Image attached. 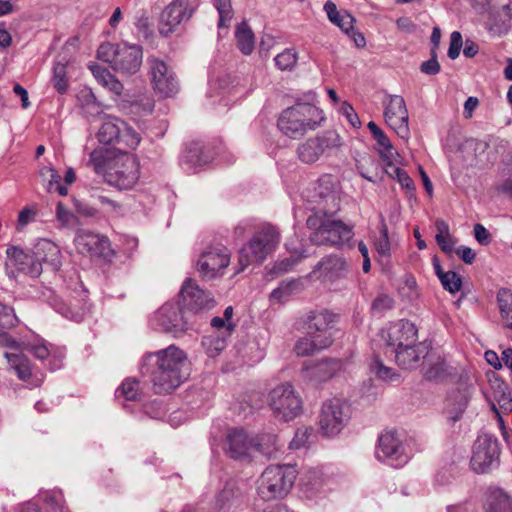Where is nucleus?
I'll list each match as a JSON object with an SVG mask.
<instances>
[{"label": "nucleus", "instance_id": "obj_11", "mask_svg": "<svg viewBox=\"0 0 512 512\" xmlns=\"http://www.w3.org/2000/svg\"><path fill=\"white\" fill-rule=\"evenodd\" d=\"M350 418V407L338 398L326 400L320 411L319 425L326 436L337 435Z\"/></svg>", "mask_w": 512, "mask_h": 512}, {"label": "nucleus", "instance_id": "obj_32", "mask_svg": "<svg viewBox=\"0 0 512 512\" xmlns=\"http://www.w3.org/2000/svg\"><path fill=\"white\" fill-rule=\"evenodd\" d=\"M492 388L493 392L490 399L491 408L498 417L500 427L503 428L504 421L501 417V413L512 411V397L508 386L504 382L496 381Z\"/></svg>", "mask_w": 512, "mask_h": 512}, {"label": "nucleus", "instance_id": "obj_23", "mask_svg": "<svg viewBox=\"0 0 512 512\" xmlns=\"http://www.w3.org/2000/svg\"><path fill=\"white\" fill-rule=\"evenodd\" d=\"M342 368L343 362L340 359L309 360L303 363L301 376L308 382L318 384L328 381L341 371Z\"/></svg>", "mask_w": 512, "mask_h": 512}, {"label": "nucleus", "instance_id": "obj_21", "mask_svg": "<svg viewBox=\"0 0 512 512\" xmlns=\"http://www.w3.org/2000/svg\"><path fill=\"white\" fill-rule=\"evenodd\" d=\"M74 242L78 252L81 254L100 257L105 260H110L114 255L110 241L106 236L80 230L77 232Z\"/></svg>", "mask_w": 512, "mask_h": 512}, {"label": "nucleus", "instance_id": "obj_29", "mask_svg": "<svg viewBox=\"0 0 512 512\" xmlns=\"http://www.w3.org/2000/svg\"><path fill=\"white\" fill-rule=\"evenodd\" d=\"M314 271H319L320 275L325 280L333 282L347 276L349 265L343 257L339 255H329L324 257L316 265Z\"/></svg>", "mask_w": 512, "mask_h": 512}, {"label": "nucleus", "instance_id": "obj_58", "mask_svg": "<svg viewBox=\"0 0 512 512\" xmlns=\"http://www.w3.org/2000/svg\"><path fill=\"white\" fill-rule=\"evenodd\" d=\"M313 429L310 427L298 428L295 432L293 439L289 443L290 449H301L306 446L310 436L312 435Z\"/></svg>", "mask_w": 512, "mask_h": 512}, {"label": "nucleus", "instance_id": "obj_14", "mask_svg": "<svg viewBox=\"0 0 512 512\" xmlns=\"http://www.w3.org/2000/svg\"><path fill=\"white\" fill-rule=\"evenodd\" d=\"M186 312L178 303L167 302L155 314V321L165 332L178 337L192 328Z\"/></svg>", "mask_w": 512, "mask_h": 512}, {"label": "nucleus", "instance_id": "obj_55", "mask_svg": "<svg viewBox=\"0 0 512 512\" xmlns=\"http://www.w3.org/2000/svg\"><path fill=\"white\" fill-rule=\"evenodd\" d=\"M440 281L445 290L454 294L461 289L462 279L454 271H447L445 274L440 275Z\"/></svg>", "mask_w": 512, "mask_h": 512}, {"label": "nucleus", "instance_id": "obj_49", "mask_svg": "<svg viewBox=\"0 0 512 512\" xmlns=\"http://www.w3.org/2000/svg\"><path fill=\"white\" fill-rule=\"evenodd\" d=\"M202 345L209 357H216L225 349L226 340L218 334H213L204 337Z\"/></svg>", "mask_w": 512, "mask_h": 512}, {"label": "nucleus", "instance_id": "obj_56", "mask_svg": "<svg viewBox=\"0 0 512 512\" xmlns=\"http://www.w3.org/2000/svg\"><path fill=\"white\" fill-rule=\"evenodd\" d=\"M374 245L380 255L388 256L390 254L391 245L388 236V228L384 221L381 222L380 235L375 240Z\"/></svg>", "mask_w": 512, "mask_h": 512}, {"label": "nucleus", "instance_id": "obj_59", "mask_svg": "<svg viewBox=\"0 0 512 512\" xmlns=\"http://www.w3.org/2000/svg\"><path fill=\"white\" fill-rule=\"evenodd\" d=\"M394 306V300L392 297L381 294L377 296L371 305V311L374 314H383L384 312L392 309Z\"/></svg>", "mask_w": 512, "mask_h": 512}, {"label": "nucleus", "instance_id": "obj_38", "mask_svg": "<svg viewBox=\"0 0 512 512\" xmlns=\"http://www.w3.org/2000/svg\"><path fill=\"white\" fill-rule=\"evenodd\" d=\"M324 11L331 23L338 26L345 34H350L355 18L348 11H338L336 4L332 1L324 4Z\"/></svg>", "mask_w": 512, "mask_h": 512}, {"label": "nucleus", "instance_id": "obj_31", "mask_svg": "<svg viewBox=\"0 0 512 512\" xmlns=\"http://www.w3.org/2000/svg\"><path fill=\"white\" fill-rule=\"evenodd\" d=\"M367 128L377 143L376 149L385 166H392V162H397L400 154L394 149L388 136L375 122L370 121L367 124Z\"/></svg>", "mask_w": 512, "mask_h": 512}, {"label": "nucleus", "instance_id": "obj_53", "mask_svg": "<svg viewBox=\"0 0 512 512\" xmlns=\"http://www.w3.org/2000/svg\"><path fill=\"white\" fill-rule=\"evenodd\" d=\"M214 6L219 13V23L218 26L228 27L229 22L233 18V8L231 4V0H213Z\"/></svg>", "mask_w": 512, "mask_h": 512}, {"label": "nucleus", "instance_id": "obj_60", "mask_svg": "<svg viewBox=\"0 0 512 512\" xmlns=\"http://www.w3.org/2000/svg\"><path fill=\"white\" fill-rule=\"evenodd\" d=\"M18 322L14 310L0 303V328L9 329L16 325Z\"/></svg>", "mask_w": 512, "mask_h": 512}, {"label": "nucleus", "instance_id": "obj_63", "mask_svg": "<svg viewBox=\"0 0 512 512\" xmlns=\"http://www.w3.org/2000/svg\"><path fill=\"white\" fill-rule=\"evenodd\" d=\"M340 112L344 115L348 122L355 128L360 127L361 122L354 108L346 101L341 104Z\"/></svg>", "mask_w": 512, "mask_h": 512}, {"label": "nucleus", "instance_id": "obj_30", "mask_svg": "<svg viewBox=\"0 0 512 512\" xmlns=\"http://www.w3.org/2000/svg\"><path fill=\"white\" fill-rule=\"evenodd\" d=\"M392 354L395 355L396 363L404 368L411 369L419 365L421 359H425L428 354V347L418 340L414 344L402 347Z\"/></svg>", "mask_w": 512, "mask_h": 512}, {"label": "nucleus", "instance_id": "obj_33", "mask_svg": "<svg viewBox=\"0 0 512 512\" xmlns=\"http://www.w3.org/2000/svg\"><path fill=\"white\" fill-rule=\"evenodd\" d=\"M451 374L449 367L443 357L431 353L427 354L423 366V375L427 380L440 381Z\"/></svg>", "mask_w": 512, "mask_h": 512}, {"label": "nucleus", "instance_id": "obj_62", "mask_svg": "<svg viewBox=\"0 0 512 512\" xmlns=\"http://www.w3.org/2000/svg\"><path fill=\"white\" fill-rule=\"evenodd\" d=\"M31 221H32V207L26 206L20 211V213L18 215V219H17L16 225H15L17 232H23L26 229V227L30 224Z\"/></svg>", "mask_w": 512, "mask_h": 512}, {"label": "nucleus", "instance_id": "obj_3", "mask_svg": "<svg viewBox=\"0 0 512 512\" xmlns=\"http://www.w3.org/2000/svg\"><path fill=\"white\" fill-rule=\"evenodd\" d=\"M325 121L324 112L309 103H296L282 111L278 128L287 137L299 139L317 129Z\"/></svg>", "mask_w": 512, "mask_h": 512}, {"label": "nucleus", "instance_id": "obj_9", "mask_svg": "<svg viewBox=\"0 0 512 512\" xmlns=\"http://www.w3.org/2000/svg\"><path fill=\"white\" fill-rule=\"evenodd\" d=\"M0 347L4 348L3 356L7 359L10 368L22 381H29L32 376L29 354L32 349L16 341L10 334L0 330Z\"/></svg>", "mask_w": 512, "mask_h": 512}, {"label": "nucleus", "instance_id": "obj_52", "mask_svg": "<svg viewBox=\"0 0 512 512\" xmlns=\"http://www.w3.org/2000/svg\"><path fill=\"white\" fill-rule=\"evenodd\" d=\"M512 17V0H509V3L506 6L502 7V11H494V16L490 22V29H493V26L496 27L498 31L501 29H506L509 25V21Z\"/></svg>", "mask_w": 512, "mask_h": 512}, {"label": "nucleus", "instance_id": "obj_40", "mask_svg": "<svg viewBox=\"0 0 512 512\" xmlns=\"http://www.w3.org/2000/svg\"><path fill=\"white\" fill-rule=\"evenodd\" d=\"M7 266L14 267L17 271L30 273L32 271V257L19 246H9L6 250Z\"/></svg>", "mask_w": 512, "mask_h": 512}, {"label": "nucleus", "instance_id": "obj_41", "mask_svg": "<svg viewBox=\"0 0 512 512\" xmlns=\"http://www.w3.org/2000/svg\"><path fill=\"white\" fill-rule=\"evenodd\" d=\"M302 283L299 279H285L280 282L270 294V301L273 303H284L288 299L302 290Z\"/></svg>", "mask_w": 512, "mask_h": 512}, {"label": "nucleus", "instance_id": "obj_4", "mask_svg": "<svg viewBox=\"0 0 512 512\" xmlns=\"http://www.w3.org/2000/svg\"><path fill=\"white\" fill-rule=\"evenodd\" d=\"M98 58L108 63L118 73L132 75L140 70L143 60L142 47L121 42L103 43L97 51Z\"/></svg>", "mask_w": 512, "mask_h": 512}, {"label": "nucleus", "instance_id": "obj_19", "mask_svg": "<svg viewBox=\"0 0 512 512\" xmlns=\"http://www.w3.org/2000/svg\"><path fill=\"white\" fill-rule=\"evenodd\" d=\"M376 457L378 460L387 461L395 467L402 466L408 461L405 447L396 431L386 430L380 435Z\"/></svg>", "mask_w": 512, "mask_h": 512}, {"label": "nucleus", "instance_id": "obj_5", "mask_svg": "<svg viewBox=\"0 0 512 512\" xmlns=\"http://www.w3.org/2000/svg\"><path fill=\"white\" fill-rule=\"evenodd\" d=\"M280 242L279 231L270 224L257 230L249 242L239 251L238 272L243 271L252 263H262L268 255L275 251Z\"/></svg>", "mask_w": 512, "mask_h": 512}, {"label": "nucleus", "instance_id": "obj_27", "mask_svg": "<svg viewBox=\"0 0 512 512\" xmlns=\"http://www.w3.org/2000/svg\"><path fill=\"white\" fill-rule=\"evenodd\" d=\"M43 185L49 193H58L60 196L68 194L67 185L76 181V173L73 168H68L64 175L65 184L61 183V176L52 167H45L39 171Z\"/></svg>", "mask_w": 512, "mask_h": 512}, {"label": "nucleus", "instance_id": "obj_18", "mask_svg": "<svg viewBox=\"0 0 512 512\" xmlns=\"http://www.w3.org/2000/svg\"><path fill=\"white\" fill-rule=\"evenodd\" d=\"M151 83L161 97H171L179 90L178 80L174 71L162 60L149 58Z\"/></svg>", "mask_w": 512, "mask_h": 512}, {"label": "nucleus", "instance_id": "obj_44", "mask_svg": "<svg viewBox=\"0 0 512 512\" xmlns=\"http://www.w3.org/2000/svg\"><path fill=\"white\" fill-rule=\"evenodd\" d=\"M253 453L259 452L266 457H272L278 450L277 436L274 434H262L253 437Z\"/></svg>", "mask_w": 512, "mask_h": 512}, {"label": "nucleus", "instance_id": "obj_12", "mask_svg": "<svg viewBox=\"0 0 512 512\" xmlns=\"http://www.w3.org/2000/svg\"><path fill=\"white\" fill-rule=\"evenodd\" d=\"M353 227L339 220H323L311 234L310 240L316 245L343 247L353 238Z\"/></svg>", "mask_w": 512, "mask_h": 512}, {"label": "nucleus", "instance_id": "obj_10", "mask_svg": "<svg viewBox=\"0 0 512 512\" xmlns=\"http://www.w3.org/2000/svg\"><path fill=\"white\" fill-rule=\"evenodd\" d=\"M269 405L274 416L286 422L302 412V400L291 384L275 387L269 394Z\"/></svg>", "mask_w": 512, "mask_h": 512}, {"label": "nucleus", "instance_id": "obj_64", "mask_svg": "<svg viewBox=\"0 0 512 512\" xmlns=\"http://www.w3.org/2000/svg\"><path fill=\"white\" fill-rule=\"evenodd\" d=\"M420 70L422 73L427 75H436L440 72V64L436 58L434 50H432L431 59L424 61L420 66Z\"/></svg>", "mask_w": 512, "mask_h": 512}, {"label": "nucleus", "instance_id": "obj_20", "mask_svg": "<svg viewBox=\"0 0 512 512\" xmlns=\"http://www.w3.org/2000/svg\"><path fill=\"white\" fill-rule=\"evenodd\" d=\"M179 298L183 308L193 313L210 310L215 306L213 296L208 291L201 289L190 278L186 279L182 284Z\"/></svg>", "mask_w": 512, "mask_h": 512}, {"label": "nucleus", "instance_id": "obj_8", "mask_svg": "<svg viewBox=\"0 0 512 512\" xmlns=\"http://www.w3.org/2000/svg\"><path fill=\"white\" fill-rule=\"evenodd\" d=\"M98 139L104 144L119 145L122 148L135 149L140 141V134L123 120L107 116L98 131Z\"/></svg>", "mask_w": 512, "mask_h": 512}, {"label": "nucleus", "instance_id": "obj_13", "mask_svg": "<svg viewBox=\"0 0 512 512\" xmlns=\"http://www.w3.org/2000/svg\"><path fill=\"white\" fill-rule=\"evenodd\" d=\"M500 454L498 440L488 434L477 437L471 457V467L477 473L488 472L497 465Z\"/></svg>", "mask_w": 512, "mask_h": 512}, {"label": "nucleus", "instance_id": "obj_57", "mask_svg": "<svg viewBox=\"0 0 512 512\" xmlns=\"http://www.w3.org/2000/svg\"><path fill=\"white\" fill-rule=\"evenodd\" d=\"M125 399L135 401L139 396V383L135 379L125 380L117 390Z\"/></svg>", "mask_w": 512, "mask_h": 512}, {"label": "nucleus", "instance_id": "obj_61", "mask_svg": "<svg viewBox=\"0 0 512 512\" xmlns=\"http://www.w3.org/2000/svg\"><path fill=\"white\" fill-rule=\"evenodd\" d=\"M463 45L462 35L458 31H454L450 35V45L448 49V57L452 60L456 59L460 55V51Z\"/></svg>", "mask_w": 512, "mask_h": 512}, {"label": "nucleus", "instance_id": "obj_17", "mask_svg": "<svg viewBox=\"0 0 512 512\" xmlns=\"http://www.w3.org/2000/svg\"><path fill=\"white\" fill-rule=\"evenodd\" d=\"M384 118L386 124L402 139L410 137L409 116L405 100L399 95L388 97L384 106Z\"/></svg>", "mask_w": 512, "mask_h": 512}, {"label": "nucleus", "instance_id": "obj_54", "mask_svg": "<svg viewBox=\"0 0 512 512\" xmlns=\"http://www.w3.org/2000/svg\"><path fill=\"white\" fill-rule=\"evenodd\" d=\"M297 53L293 49H285L274 58L275 65L280 70H292L297 63Z\"/></svg>", "mask_w": 512, "mask_h": 512}, {"label": "nucleus", "instance_id": "obj_51", "mask_svg": "<svg viewBox=\"0 0 512 512\" xmlns=\"http://www.w3.org/2000/svg\"><path fill=\"white\" fill-rule=\"evenodd\" d=\"M395 164L396 162H392V166H385L386 173L396 179L403 188L413 191L415 189L413 180L406 171L397 167Z\"/></svg>", "mask_w": 512, "mask_h": 512}, {"label": "nucleus", "instance_id": "obj_46", "mask_svg": "<svg viewBox=\"0 0 512 512\" xmlns=\"http://www.w3.org/2000/svg\"><path fill=\"white\" fill-rule=\"evenodd\" d=\"M497 301L502 319L512 330V292L502 288L498 291Z\"/></svg>", "mask_w": 512, "mask_h": 512}, {"label": "nucleus", "instance_id": "obj_6", "mask_svg": "<svg viewBox=\"0 0 512 512\" xmlns=\"http://www.w3.org/2000/svg\"><path fill=\"white\" fill-rule=\"evenodd\" d=\"M296 478L295 466L270 465L259 478L258 494L266 501L283 498L291 491Z\"/></svg>", "mask_w": 512, "mask_h": 512}, {"label": "nucleus", "instance_id": "obj_34", "mask_svg": "<svg viewBox=\"0 0 512 512\" xmlns=\"http://www.w3.org/2000/svg\"><path fill=\"white\" fill-rule=\"evenodd\" d=\"M470 391L467 387L452 392L446 400V414L449 420L455 422L460 419L470 400Z\"/></svg>", "mask_w": 512, "mask_h": 512}, {"label": "nucleus", "instance_id": "obj_25", "mask_svg": "<svg viewBox=\"0 0 512 512\" xmlns=\"http://www.w3.org/2000/svg\"><path fill=\"white\" fill-rule=\"evenodd\" d=\"M226 439V451L231 458L243 460L253 455V437L249 436L243 429L230 431Z\"/></svg>", "mask_w": 512, "mask_h": 512}, {"label": "nucleus", "instance_id": "obj_45", "mask_svg": "<svg viewBox=\"0 0 512 512\" xmlns=\"http://www.w3.org/2000/svg\"><path fill=\"white\" fill-rule=\"evenodd\" d=\"M435 227L437 230L435 237L437 244L443 252L447 254L452 253L454 251L455 242L449 232L448 224L444 220L439 219L436 221Z\"/></svg>", "mask_w": 512, "mask_h": 512}, {"label": "nucleus", "instance_id": "obj_22", "mask_svg": "<svg viewBox=\"0 0 512 512\" xmlns=\"http://www.w3.org/2000/svg\"><path fill=\"white\" fill-rule=\"evenodd\" d=\"M381 337L392 353L402 347L414 344L418 340V330L414 323L400 320L383 330Z\"/></svg>", "mask_w": 512, "mask_h": 512}, {"label": "nucleus", "instance_id": "obj_28", "mask_svg": "<svg viewBox=\"0 0 512 512\" xmlns=\"http://www.w3.org/2000/svg\"><path fill=\"white\" fill-rule=\"evenodd\" d=\"M35 262L40 266L46 265L52 271H56L61 266L60 250L58 246L50 240L41 239L34 245V273L38 271Z\"/></svg>", "mask_w": 512, "mask_h": 512}, {"label": "nucleus", "instance_id": "obj_37", "mask_svg": "<svg viewBox=\"0 0 512 512\" xmlns=\"http://www.w3.org/2000/svg\"><path fill=\"white\" fill-rule=\"evenodd\" d=\"M89 69L100 85L116 96L122 95L124 90L123 84L114 75H112L107 68L99 64H91L89 65Z\"/></svg>", "mask_w": 512, "mask_h": 512}, {"label": "nucleus", "instance_id": "obj_1", "mask_svg": "<svg viewBox=\"0 0 512 512\" xmlns=\"http://www.w3.org/2000/svg\"><path fill=\"white\" fill-rule=\"evenodd\" d=\"M141 373L150 378L157 394L168 393L188 378L189 361L183 350L171 345L146 355Z\"/></svg>", "mask_w": 512, "mask_h": 512}, {"label": "nucleus", "instance_id": "obj_16", "mask_svg": "<svg viewBox=\"0 0 512 512\" xmlns=\"http://www.w3.org/2000/svg\"><path fill=\"white\" fill-rule=\"evenodd\" d=\"M193 14L189 0H172L161 12L158 24L159 33L168 37Z\"/></svg>", "mask_w": 512, "mask_h": 512}, {"label": "nucleus", "instance_id": "obj_42", "mask_svg": "<svg viewBox=\"0 0 512 512\" xmlns=\"http://www.w3.org/2000/svg\"><path fill=\"white\" fill-rule=\"evenodd\" d=\"M77 104L87 117L99 116L102 112L100 103L89 88H83L77 93Z\"/></svg>", "mask_w": 512, "mask_h": 512}, {"label": "nucleus", "instance_id": "obj_39", "mask_svg": "<svg viewBox=\"0 0 512 512\" xmlns=\"http://www.w3.org/2000/svg\"><path fill=\"white\" fill-rule=\"evenodd\" d=\"M485 512H512V500L500 489L487 492L484 502Z\"/></svg>", "mask_w": 512, "mask_h": 512}, {"label": "nucleus", "instance_id": "obj_2", "mask_svg": "<svg viewBox=\"0 0 512 512\" xmlns=\"http://www.w3.org/2000/svg\"><path fill=\"white\" fill-rule=\"evenodd\" d=\"M89 164L102 175L105 182L120 190L132 188L139 180L138 159L120 148H98L91 152Z\"/></svg>", "mask_w": 512, "mask_h": 512}, {"label": "nucleus", "instance_id": "obj_43", "mask_svg": "<svg viewBox=\"0 0 512 512\" xmlns=\"http://www.w3.org/2000/svg\"><path fill=\"white\" fill-rule=\"evenodd\" d=\"M235 38L237 47L243 54L250 55L253 52L255 36L246 22H242L236 27Z\"/></svg>", "mask_w": 512, "mask_h": 512}, {"label": "nucleus", "instance_id": "obj_7", "mask_svg": "<svg viewBox=\"0 0 512 512\" xmlns=\"http://www.w3.org/2000/svg\"><path fill=\"white\" fill-rule=\"evenodd\" d=\"M342 145V138L337 131L326 130L299 144L296 153L301 162L313 164L321 156L330 155L332 151L339 149Z\"/></svg>", "mask_w": 512, "mask_h": 512}, {"label": "nucleus", "instance_id": "obj_50", "mask_svg": "<svg viewBox=\"0 0 512 512\" xmlns=\"http://www.w3.org/2000/svg\"><path fill=\"white\" fill-rule=\"evenodd\" d=\"M66 64L67 62L57 61L53 67L52 81L54 87L61 94L65 93L68 88V79L66 76Z\"/></svg>", "mask_w": 512, "mask_h": 512}, {"label": "nucleus", "instance_id": "obj_47", "mask_svg": "<svg viewBox=\"0 0 512 512\" xmlns=\"http://www.w3.org/2000/svg\"><path fill=\"white\" fill-rule=\"evenodd\" d=\"M184 160L192 166H201L210 161V156L204 153L203 146L199 142H193L187 148Z\"/></svg>", "mask_w": 512, "mask_h": 512}, {"label": "nucleus", "instance_id": "obj_35", "mask_svg": "<svg viewBox=\"0 0 512 512\" xmlns=\"http://www.w3.org/2000/svg\"><path fill=\"white\" fill-rule=\"evenodd\" d=\"M43 297L57 312L62 314L64 317L72 319L76 322L83 320L85 315L84 307H76L72 303L67 304L48 288L45 292H43Z\"/></svg>", "mask_w": 512, "mask_h": 512}, {"label": "nucleus", "instance_id": "obj_24", "mask_svg": "<svg viewBox=\"0 0 512 512\" xmlns=\"http://www.w3.org/2000/svg\"><path fill=\"white\" fill-rule=\"evenodd\" d=\"M229 263L228 253L213 249L201 254L197 262V271L202 279L209 281L222 276Z\"/></svg>", "mask_w": 512, "mask_h": 512}, {"label": "nucleus", "instance_id": "obj_48", "mask_svg": "<svg viewBox=\"0 0 512 512\" xmlns=\"http://www.w3.org/2000/svg\"><path fill=\"white\" fill-rule=\"evenodd\" d=\"M370 371L380 380L383 381H397L399 374H397L391 367H387L378 358H374L370 363Z\"/></svg>", "mask_w": 512, "mask_h": 512}, {"label": "nucleus", "instance_id": "obj_36", "mask_svg": "<svg viewBox=\"0 0 512 512\" xmlns=\"http://www.w3.org/2000/svg\"><path fill=\"white\" fill-rule=\"evenodd\" d=\"M332 342V337L322 336V338H317L314 336L307 335L306 337L300 338L296 342L294 350L298 356H309L315 352H318L329 347L332 344Z\"/></svg>", "mask_w": 512, "mask_h": 512}, {"label": "nucleus", "instance_id": "obj_15", "mask_svg": "<svg viewBox=\"0 0 512 512\" xmlns=\"http://www.w3.org/2000/svg\"><path fill=\"white\" fill-rule=\"evenodd\" d=\"M63 354L62 352L49 345L43 338L34 335V360L41 363L38 367L34 363V370L37 368L40 371L34 373V386L40 385L45 377V372L55 371L62 366Z\"/></svg>", "mask_w": 512, "mask_h": 512}, {"label": "nucleus", "instance_id": "obj_26", "mask_svg": "<svg viewBox=\"0 0 512 512\" xmlns=\"http://www.w3.org/2000/svg\"><path fill=\"white\" fill-rule=\"evenodd\" d=\"M335 322V315L323 310L319 312L311 311L307 314L304 329L307 335L322 338V336L332 337L330 330Z\"/></svg>", "mask_w": 512, "mask_h": 512}]
</instances>
